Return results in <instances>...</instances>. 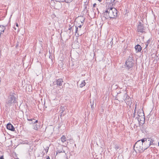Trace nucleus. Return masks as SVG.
Returning a JSON list of instances; mask_svg holds the SVG:
<instances>
[{
	"label": "nucleus",
	"mask_w": 159,
	"mask_h": 159,
	"mask_svg": "<svg viewBox=\"0 0 159 159\" xmlns=\"http://www.w3.org/2000/svg\"><path fill=\"white\" fill-rule=\"evenodd\" d=\"M27 120H28L30 121H33V120H35L34 119H27Z\"/></svg>",
	"instance_id": "a878e982"
},
{
	"label": "nucleus",
	"mask_w": 159,
	"mask_h": 159,
	"mask_svg": "<svg viewBox=\"0 0 159 159\" xmlns=\"http://www.w3.org/2000/svg\"><path fill=\"white\" fill-rule=\"evenodd\" d=\"M75 33L77 34V36H79L80 35L79 33L80 31L81 30V28H78L77 25H76V26H75Z\"/></svg>",
	"instance_id": "dca6fc26"
},
{
	"label": "nucleus",
	"mask_w": 159,
	"mask_h": 159,
	"mask_svg": "<svg viewBox=\"0 0 159 159\" xmlns=\"http://www.w3.org/2000/svg\"><path fill=\"white\" fill-rule=\"evenodd\" d=\"M17 98L16 94L14 93L11 92L8 96L6 102V106L8 107L16 105L17 103Z\"/></svg>",
	"instance_id": "f257e3e1"
},
{
	"label": "nucleus",
	"mask_w": 159,
	"mask_h": 159,
	"mask_svg": "<svg viewBox=\"0 0 159 159\" xmlns=\"http://www.w3.org/2000/svg\"><path fill=\"white\" fill-rule=\"evenodd\" d=\"M85 82L84 80H83L82 82L81 83L80 85V87L81 88H82L85 85Z\"/></svg>",
	"instance_id": "aec40b11"
},
{
	"label": "nucleus",
	"mask_w": 159,
	"mask_h": 159,
	"mask_svg": "<svg viewBox=\"0 0 159 159\" xmlns=\"http://www.w3.org/2000/svg\"><path fill=\"white\" fill-rule=\"evenodd\" d=\"M46 159H50V158L48 156L47 157Z\"/></svg>",
	"instance_id": "2f4dec72"
},
{
	"label": "nucleus",
	"mask_w": 159,
	"mask_h": 159,
	"mask_svg": "<svg viewBox=\"0 0 159 159\" xmlns=\"http://www.w3.org/2000/svg\"><path fill=\"white\" fill-rule=\"evenodd\" d=\"M142 143L140 140H138L134 146V150L136 153H142L144 151Z\"/></svg>",
	"instance_id": "f03ea898"
},
{
	"label": "nucleus",
	"mask_w": 159,
	"mask_h": 159,
	"mask_svg": "<svg viewBox=\"0 0 159 159\" xmlns=\"http://www.w3.org/2000/svg\"><path fill=\"white\" fill-rule=\"evenodd\" d=\"M111 42H112V41H111V42H110L111 43Z\"/></svg>",
	"instance_id": "58836bf2"
},
{
	"label": "nucleus",
	"mask_w": 159,
	"mask_h": 159,
	"mask_svg": "<svg viewBox=\"0 0 159 159\" xmlns=\"http://www.w3.org/2000/svg\"><path fill=\"white\" fill-rule=\"evenodd\" d=\"M117 15L116 10L115 8L110 7V19L115 18Z\"/></svg>",
	"instance_id": "39448f33"
},
{
	"label": "nucleus",
	"mask_w": 159,
	"mask_h": 159,
	"mask_svg": "<svg viewBox=\"0 0 159 159\" xmlns=\"http://www.w3.org/2000/svg\"><path fill=\"white\" fill-rule=\"evenodd\" d=\"M69 27H71V25H69Z\"/></svg>",
	"instance_id": "4c0bfd02"
},
{
	"label": "nucleus",
	"mask_w": 159,
	"mask_h": 159,
	"mask_svg": "<svg viewBox=\"0 0 159 159\" xmlns=\"http://www.w3.org/2000/svg\"><path fill=\"white\" fill-rule=\"evenodd\" d=\"M151 41V39H148L147 41V42L146 43V47H145L146 48H147L148 47L149 44L150 43Z\"/></svg>",
	"instance_id": "412c9836"
},
{
	"label": "nucleus",
	"mask_w": 159,
	"mask_h": 159,
	"mask_svg": "<svg viewBox=\"0 0 159 159\" xmlns=\"http://www.w3.org/2000/svg\"><path fill=\"white\" fill-rule=\"evenodd\" d=\"M72 1V0H64V2L67 3H69L71 2Z\"/></svg>",
	"instance_id": "b1692460"
},
{
	"label": "nucleus",
	"mask_w": 159,
	"mask_h": 159,
	"mask_svg": "<svg viewBox=\"0 0 159 159\" xmlns=\"http://www.w3.org/2000/svg\"><path fill=\"white\" fill-rule=\"evenodd\" d=\"M108 8L105 11L104 13L103 17L105 19V20L108 19L109 18V11H108Z\"/></svg>",
	"instance_id": "9b49d317"
},
{
	"label": "nucleus",
	"mask_w": 159,
	"mask_h": 159,
	"mask_svg": "<svg viewBox=\"0 0 159 159\" xmlns=\"http://www.w3.org/2000/svg\"><path fill=\"white\" fill-rule=\"evenodd\" d=\"M93 105H94V103H93V105H91V108H92V109L93 108H94V107H93Z\"/></svg>",
	"instance_id": "c85d7f7f"
},
{
	"label": "nucleus",
	"mask_w": 159,
	"mask_h": 159,
	"mask_svg": "<svg viewBox=\"0 0 159 159\" xmlns=\"http://www.w3.org/2000/svg\"><path fill=\"white\" fill-rule=\"evenodd\" d=\"M73 26H71V27L69 28L68 29V30L70 31L71 30H73Z\"/></svg>",
	"instance_id": "393cba45"
},
{
	"label": "nucleus",
	"mask_w": 159,
	"mask_h": 159,
	"mask_svg": "<svg viewBox=\"0 0 159 159\" xmlns=\"http://www.w3.org/2000/svg\"><path fill=\"white\" fill-rule=\"evenodd\" d=\"M65 152V151L63 149V147L62 145L59 146L57 148V154L58 153Z\"/></svg>",
	"instance_id": "9d476101"
},
{
	"label": "nucleus",
	"mask_w": 159,
	"mask_h": 159,
	"mask_svg": "<svg viewBox=\"0 0 159 159\" xmlns=\"http://www.w3.org/2000/svg\"><path fill=\"white\" fill-rule=\"evenodd\" d=\"M63 82V80L62 79H59L57 80L55 83L57 85L61 86L62 85Z\"/></svg>",
	"instance_id": "4468645a"
},
{
	"label": "nucleus",
	"mask_w": 159,
	"mask_h": 159,
	"mask_svg": "<svg viewBox=\"0 0 159 159\" xmlns=\"http://www.w3.org/2000/svg\"><path fill=\"white\" fill-rule=\"evenodd\" d=\"M148 140L150 141V146L151 145H152L154 144L153 142H154V140L152 139H151L150 138H148Z\"/></svg>",
	"instance_id": "a211bd4d"
},
{
	"label": "nucleus",
	"mask_w": 159,
	"mask_h": 159,
	"mask_svg": "<svg viewBox=\"0 0 159 159\" xmlns=\"http://www.w3.org/2000/svg\"><path fill=\"white\" fill-rule=\"evenodd\" d=\"M115 0H113V2H114Z\"/></svg>",
	"instance_id": "79ce46f5"
},
{
	"label": "nucleus",
	"mask_w": 159,
	"mask_h": 159,
	"mask_svg": "<svg viewBox=\"0 0 159 159\" xmlns=\"http://www.w3.org/2000/svg\"><path fill=\"white\" fill-rule=\"evenodd\" d=\"M77 27L78 28H81L82 27V25H80L77 26Z\"/></svg>",
	"instance_id": "bb28decb"
},
{
	"label": "nucleus",
	"mask_w": 159,
	"mask_h": 159,
	"mask_svg": "<svg viewBox=\"0 0 159 159\" xmlns=\"http://www.w3.org/2000/svg\"><path fill=\"white\" fill-rule=\"evenodd\" d=\"M55 1L57 2H64V0H52V1Z\"/></svg>",
	"instance_id": "5701e85b"
},
{
	"label": "nucleus",
	"mask_w": 159,
	"mask_h": 159,
	"mask_svg": "<svg viewBox=\"0 0 159 159\" xmlns=\"http://www.w3.org/2000/svg\"><path fill=\"white\" fill-rule=\"evenodd\" d=\"M61 117L63 116L66 113V111L65 110V108L64 107H61L60 110Z\"/></svg>",
	"instance_id": "1a4fd4ad"
},
{
	"label": "nucleus",
	"mask_w": 159,
	"mask_h": 159,
	"mask_svg": "<svg viewBox=\"0 0 159 159\" xmlns=\"http://www.w3.org/2000/svg\"><path fill=\"white\" fill-rule=\"evenodd\" d=\"M7 128L8 129L11 131H15V128L10 123H9L7 124Z\"/></svg>",
	"instance_id": "f8f14e48"
},
{
	"label": "nucleus",
	"mask_w": 159,
	"mask_h": 159,
	"mask_svg": "<svg viewBox=\"0 0 159 159\" xmlns=\"http://www.w3.org/2000/svg\"><path fill=\"white\" fill-rule=\"evenodd\" d=\"M96 5V3H94L93 5V7H95Z\"/></svg>",
	"instance_id": "7c9ffc66"
},
{
	"label": "nucleus",
	"mask_w": 159,
	"mask_h": 159,
	"mask_svg": "<svg viewBox=\"0 0 159 159\" xmlns=\"http://www.w3.org/2000/svg\"><path fill=\"white\" fill-rule=\"evenodd\" d=\"M61 141L62 142L64 143L66 141V137L64 136H62L61 138Z\"/></svg>",
	"instance_id": "6ab92c4d"
},
{
	"label": "nucleus",
	"mask_w": 159,
	"mask_h": 159,
	"mask_svg": "<svg viewBox=\"0 0 159 159\" xmlns=\"http://www.w3.org/2000/svg\"><path fill=\"white\" fill-rule=\"evenodd\" d=\"M133 116L134 118L135 116V113H134Z\"/></svg>",
	"instance_id": "c756f323"
},
{
	"label": "nucleus",
	"mask_w": 159,
	"mask_h": 159,
	"mask_svg": "<svg viewBox=\"0 0 159 159\" xmlns=\"http://www.w3.org/2000/svg\"><path fill=\"white\" fill-rule=\"evenodd\" d=\"M6 29L5 27L2 25H0V32H1V34H2L4 31Z\"/></svg>",
	"instance_id": "f3484780"
},
{
	"label": "nucleus",
	"mask_w": 159,
	"mask_h": 159,
	"mask_svg": "<svg viewBox=\"0 0 159 159\" xmlns=\"http://www.w3.org/2000/svg\"><path fill=\"white\" fill-rule=\"evenodd\" d=\"M130 98L127 93H125L124 95V100L127 104L129 103Z\"/></svg>",
	"instance_id": "6e6552de"
},
{
	"label": "nucleus",
	"mask_w": 159,
	"mask_h": 159,
	"mask_svg": "<svg viewBox=\"0 0 159 159\" xmlns=\"http://www.w3.org/2000/svg\"><path fill=\"white\" fill-rule=\"evenodd\" d=\"M113 3V2L112 0H111V1L110 2V3Z\"/></svg>",
	"instance_id": "c9c22d12"
},
{
	"label": "nucleus",
	"mask_w": 159,
	"mask_h": 159,
	"mask_svg": "<svg viewBox=\"0 0 159 159\" xmlns=\"http://www.w3.org/2000/svg\"><path fill=\"white\" fill-rule=\"evenodd\" d=\"M34 124V129L36 130H37L40 127V125L38 122V120H36L33 123Z\"/></svg>",
	"instance_id": "0eeeda50"
},
{
	"label": "nucleus",
	"mask_w": 159,
	"mask_h": 159,
	"mask_svg": "<svg viewBox=\"0 0 159 159\" xmlns=\"http://www.w3.org/2000/svg\"><path fill=\"white\" fill-rule=\"evenodd\" d=\"M150 141L148 140V139H145V142L143 144L144 150L146 149L150 146Z\"/></svg>",
	"instance_id": "423d86ee"
},
{
	"label": "nucleus",
	"mask_w": 159,
	"mask_h": 159,
	"mask_svg": "<svg viewBox=\"0 0 159 159\" xmlns=\"http://www.w3.org/2000/svg\"><path fill=\"white\" fill-rule=\"evenodd\" d=\"M142 139L139 140L142 142V144L143 145L145 143V139Z\"/></svg>",
	"instance_id": "4be33fe9"
},
{
	"label": "nucleus",
	"mask_w": 159,
	"mask_h": 159,
	"mask_svg": "<svg viewBox=\"0 0 159 159\" xmlns=\"http://www.w3.org/2000/svg\"><path fill=\"white\" fill-rule=\"evenodd\" d=\"M16 25L17 27H18V24H17V23H16Z\"/></svg>",
	"instance_id": "f704fd0d"
},
{
	"label": "nucleus",
	"mask_w": 159,
	"mask_h": 159,
	"mask_svg": "<svg viewBox=\"0 0 159 159\" xmlns=\"http://www.w3.org/2000/svg\"><path fill=\"white\" fill-rule=\"evenodd\" d=\"M135 49L136 52H140L142 50L141 47L139 44H138L135 46Z\"/></svg>",
	"instance_id": "2eb2a0df"
},
{
	"label": "nucleus",
	"mask_w": 159,
	"mask_h": 159,
	"mask_svg": "<svg viewBox=\"0 0 159 159\" xmlns=\"http://www.w3.org/2000/svg\"><path fill=\"white\" fill-rule=\"evenodd\" d=\"M134 61L133 59V57L129 56L125 62V66L128 69L132 68L134 65Z\"/></svg>",
	"instance_id": "7ed1b4c3"
},
{
	"label": "nucleus",
	"mask_w": 159,
	"mask_h": 159,
	"mask_svg": "<svg viewBox=\"0 0 159 159\" xmlns=\"http://www.w3.org/2000/svg\"><path fill=\"white\" fill-rule=\"evenodd\" d=\"M143 116H144V113H143Z\"/></svg>",
	"instance_id": "a19ab883"
},
{
	"label": "nucleus",
	"mask_w": 159,
	"mask_h": 159,
	"mask_svg": "<svg viewBox=\"0 0 159 159\" xmlns=\"http://www.w3.org/2000/svg\"><path fill=\"white\" fill-rule=\"evenodd\" d=\"M0 159H4L3 158V156H2L0 157Z\"/></svg>",
	"instance_id": "cd10ccee"
},
{
	"label": "nucleus",
	"mask_w": 159,
	"mask_h": 159,
	"mask_svg": "<svg viewBox=\"0 0 159 159\" xmlns=\"http://www.w3.org/2000/svg\"><path fill=\"white\" fill-rule=\"evenodd\" d=\"M137 30L138 32L142 33H145V27L143 24L141 22H139L138 23Z\"/></svg>",
	"instance_id": "20e7f679"
},
{
	"label": "nucleus",
	"mask_w": 159,
	"mask_h": 159,
	"mask_svg": "<svg viewBox=\"0 0 159 159\" xmlns=\"http://www.w3.org/2000/svg\"><path fill=\"white\" fill-rule=\"evenodd\" d=\"M111 146L113 148H115L116 150L120 148L119 145V144H117L116 142L113 143H111Z\"/></svg>",
	"instance_id": "ddd939ff"
},
{
	"label": "nucleus",
	"mask_w": 159,
	"mask_h": 159,
	"mask_svg": "<svg viewBox=\"0 0 159 159\" xmlns=\"http://www.w3.org/2000/svg\"><path fill=\"white\" fill-rule=\"evenodd\" d=\"M136 109V107H135V108L134 111V113H136V111H135Z\"/></svg>",
	"instance_id": "473e14b6"
},
{
	"label": "nucleus",
	"mask_w": 159,
	"mask_h": 159,
	"mask_svg": "<svg viewBox=\"0 0 159 159\" xmlns=\"http://www.w3.org/2000/svg\"><path fill=\"white\" fill-rule=\"evenodd\" d=\"M113 43H111V45H112Z\"/></svg>",
	"instance_id": "ea45409f"
},
{
	"label": "nucleus",
	"mask_w": 159,
	"mask_h": 159,
	"mask_svg": "<svg viewBox=\"0 0 159 159\" xmlns=\"http://www.w3.org/2000/svg\"><path fill=\"white\" fill-rule=\"evenodd\" d=\"M35 121V120H33L32 121V122L31 123L32 124H33V123H34V122Z\"/></svg>",
	"instance_id": "72a5a7b5"
},
{
	"label": "nucleus",
	"mask_w": 159,
	"mask_h": 159,
	"mask_svg": "<svg viewBox=\"0 0 159 159\" xmlns=\"http://www.w3.org/2000/svg\"><path fill=\"white\" fill-rule=\"evenodd\" d=\"M98 0V1H99L100 2H101V1H102V0Z\"/></svg>",
	"instance_id": "e433bc0d"
}]
</instances>
